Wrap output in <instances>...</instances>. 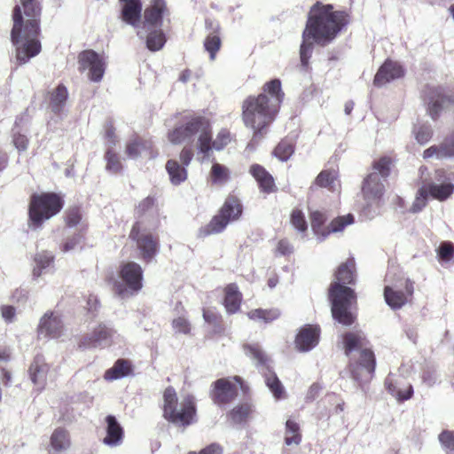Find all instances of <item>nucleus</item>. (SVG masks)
Masks as SVG:
<instances>
[{"mask_svg":"<svg viewBox=\"0 0 454 454\" xmlns=\"http://www.w3.org/2000/svg\"><path fill=\"white\" fill-rule=\"evenodd\" d=\"M348 22L349 16L345 11H334L332 4L320 2L313 4L302 33L300 48L301 65L308 66L314 43L321 46L329 44Z\"/></svg>","mask_w":454,"mask_h":454,"instance_id":"f257e3e1","label":"nucleus"},{"mask_svg":"<svg viewBox=\"0 0 454 454\" xmlns=\"http://www.w3.org/2000/svg\"><path fill=\"white\" fill-rule=\"evenodd\" d=\"M12 12L13 27L11 41L15 47V58L20 65L27 63L42 50L38 36L41 33L42 6L38 0H20Z\"/></svg>","mask_w":454,"mask_h":454,"instance_id":"f03ea898","label":"nucleus"},{"mask_svg":"<svg viewBox=\"0 0 454 454\" xmlns=\"http://www.w3.org/2000/svg\"><path fill=\"white\" fill-rule=\"evenodd\" d=\"M284 93L281 82L274 79L264 85V92L257 97L250 96L242 104V120L246 127L253 129V137L247 149H255L267 127L275 120Z\"/></svg>","mask_w":454,"mask_h":454,"instance_id":"7ed1b4c3","label":"nucleus"},{"mask_svg":"<svg viewBox=\"0 0 454 454\" xmlns=\"http://www.w3.org/2000/svg\"><path fill=\"white\" fill-rule=\"evenodd\" d=\"M336 281L329 289L331 311L334 320L349 326L356 320L353 307L356 303V297L353 289L346 285L355 283V260L348 259L340 264L335 273Z\"/></svg>","mask_w":454,"mask_h":454,"instance_id":"20e7f679","label":"nucleus"},{"mask_svg":"<svg viewBox=\"0 0 454 454\" xmlns=\"http://www.w3.org/2000/svg\"><path fill=\"white\" fill-rule=\"evenodd\" d=\"M343 346L346 356L354 351H359L357 359L350 358L349 368L353 380L357 382L363 392H366V386L372 380L376 360L374 353L367 348L368 340L362 331H351L343 334Z\"/></svg>","mask_w":454,"mask_h":454,"instance_id":"39448f33","label":"nucleus"},{"mask_svg":"<svg viewBox=\"0 0 454 454\" xmlns=\"http://www.w3.org/2000/svg\"><path fill=\"white\" fill-rule=\"evenodd\" d=\"M195 136H198V156L201 154L200 160L204 161L209 157V121L207 119L192 117L168 133L169 142L174 145L191 143Z\"/></svg>","mask_w":454,"mask_h":454,"instance_id":"423d86ee","label":"nucleus"},{"mask_svg":"<svg viewBox=\"0 0 454 454\" xmlns=\"http://www.w3.org/2000/svg\"><path fill=\"white\" fill-rule=\"evenodd\" d=\"M63 207V201L55 193L33 194L28 208V226L40 229L43 223L57 215Z\"/></svg>","mask_w":454,"mask_h":454,"instance_id":"0eeeda50","label":"nucleus"},{"mask_svg":"<svg viewBox=\"0 0 454 454\" xmlns=\"http://www.w3.org/2000/svg\"><path fill=\"white\" fill-rule=\"evenodd\" d=\"M163 399L166 419L179 426L192 423L196 413L193 397L186 396L178 407L176 393L173 387H168L164 391Z\"/></svg>","mask_w":454,"mask_h":454,"instance_id":"6e6552de","label":"nucleus"},{"mask_svg":"<svg viewBox=\"0 0 454 454\" xmlns=\"http://www.w3.org/2000/svg\"><path fill=\"white\" fill-rule=\"evenodd\" d=\"M390 173V159L375 161L372 171L364 178L362 192L368 206L378 205L385 191L384 182Z\"/></svg>","mask_w":454,"mask_h":454,"instance_id":"1a4fd4ad","label":"nucleus"},{"mask_svg":"<svg viewBox=\"0 0 454 454\" xmlns=\"http://www.w3.org/2000/svg\"><path fill=\"white\" fill-rule=\"evenodd\" d=\"M242 214V205L239 200L234 196H229L219 214L215 215L208 224L200 230V237H207L211 234L222 232L226 226L238 220Z\"/></svg>","mask_w":454,"mask_h":454,"instance_id":"9d476101","label":"nucleus"},{"mask_svg":"<svg viewBox=\"0 0 454 454\" xmlns=\"http://www.w3.org/2000/svg\"><path fill=\"white\" fill-rule=\"evenodd\" d=\"M120 277L121 281H115L114 289L115 294L121 299L131 297L141 290L143 270L138 263L129 262L122 264Z\"/></svg>","mask_w":454,"mask_h":454,"instance_id":"9b49d317","label":"nucleus"},{"mask_svg":"<svg viewBox=\"0 0 454 454\" xmlns=\"http://www.w3.org/2000/svg\"><path fill=\"white\" fill-rule=\"evenodd\" d=\"M388 272L386 281L388 283L384 288V298L387 304L393 309H401L411 298L414 291L413 282L408 278H399L396 282H390Z\"/></svg>","mask_w":454,"mask_h":454,"instance_id":"f8f14e48","label":"nucleus"},{"mask_svg":"<svg viewBox=\"0 0 454 454\" xmlns=\"http://www.w3.org/2000/svg\"><path fill=\"white\" fill-rule=\"evenodd\" d=\"M245 354L258 366H263L268 372L264 373L265 383L276 399H280L284 394V387L274 372L269 370L268 356L257 343L246 344L243 347Z\"/></svg>","mask_w":454,"mask_h":454,"instance_id":"ddd939ff","label":"nucleus"},{"mask_svg":"<svg viewBox=\"0 0 454 454\" xmlns=\"http://www.w3.org/2000/svg\"><path fill=\"white\" fill-rule=\"evenodd\" d=\"M147 226L143 227V222H136L129 233V238L136 241L141 257L150 262L159 251V241L153 238Z\"/></svg>","mask_w":454,"mask_h":454,"instance_id":"4468645a","label":"nucleus"},{"mask_svg":"<svg viewBox=\"0 0 454 454\" xmlns=\"http://www.w3.org/2000/svg\"><path fill=\"white\" fill-rule=\"evenodd\" d=\"M422 95L427 113L434 120L439 117L445 107L454 102V97L442 86L427 85Z\"/></svg>","mask_w":454,"mask_h":454,"instance_id":"2eb2a0df","label":"nucleus"},{"mask_svg":"<svg viewBox=\"0 0 454 454\" xmlns=\"http://www.w3.org/2000/svg\"><path fill=\"white\" fill-rule=\"evenodd\" d=\"M326 221V216L320 211H314L310 215L311 228L317 237L319 242L323 241L330 233L340 232L344 228L354 222V216L348 214L345 216H340L331 222L327 230L323 231L322 226Z\"/></svg>","mask_w":454,"mask_h":454,"instance_id":"dca6fc26","label":"nucleus"},{"mask_svg":"<svg viewBox=\"0 0 454 454\" xmlns=\"http://www.w3.org/2000/svg\"><path fill=\"white\" fill-rule=\"evenodd\" d=\"M117 337V332L112 326L101 323L81 339L79 347L82 348H103L110 346Z\"/></svg>","mask_w":454,"mask_h":454,"instance_id":"f3484780","label":"nucleus"},{"mask_svg":"<svg viewBox=\"0 0 454 454\" xmlns=\"http://www.w3.org/2000/svg\"><path fill=\"white\" fill-rule=\"evenodd\" d=\"M80 70H88V78L93 82L102 80L106 62L103 56L92 50L83 51L78 57Z\"/></svg>","mask_w":454,"mask_h":454,"instance_id":"a211bd4d","label":"nucleus"},{"mask_svg":"<svg viewBox=\"0 0 454 454\" xmlns=\"http://www.w3.org/2000/svg\"><path fill=\"white\" fill-rule=\"evenodd\" d=\"M169 10L165 0H151L143 13V20L140 28H162L163 21L168 19Z\"/></svg>","mask_w":454,"mask_h":454,"instance_id":"6ab92c4d","label":"nucleus"},{"mask_svg":"<svg viewBox=\"0 0 454 454\" xmlns=\"http://www.w3.org/2000/svg\"><path fill=\"white\" fill-rule=\"evenodd\" d=\"M243 388L242 379L239 376L223 378L213 383L214 389L211 396L217 404H225L232 401L238 395V386Z\"/></svg>","mask_w":454,"mask_h":454,"instance_id":"aec40b11","label":"nucleus"},{"mask_svg":"<svg viewBox=\"0 0 454 454\" xmlns=\"http://www.w3.org/2000/svg\"><path fill=\"white\" fill-rule=\"evenodd\" d=\"M385 387L399 403L409 400L413 395L412 385L407 383L403 376L395 373L390 372L387 376Z\"/></svg>","mask_w":454,"mask_h":454,"instance_id":"412c9836","label":"nucleus"},{"mask_svg":"<svg viewBox=\"0 0 454 454\" xmlns=\"http://www.w3.org/2000/svg\"><path fill=\"white\" fill-rule=\"evenodd\" d=\"M136 214L138 220L143 222V227L147 226L150 230H155L160 224L158 209L155 205V199L148 196L144 199L137 207Z\"/></svg>","mask_w":454,"mask_h":454,"instance_id":"4be33fe9","label":"nucleus"},{"mask_svg":"<svg viewBox=\"0 0 454 454\" xmlns=\"http://www.w3.org/2000/svg\"><path fill=\"white\" fill-rule=\"evenodd\" d=\"M403 74L404 69L400 63L387 59L376 73L373 83L375 86L381 87L391 81L403 77Z\"/></svg>","mask_w":454,"mask_h":454,"instance_id":"5701e85b","label":"nucleus"},{"mask_svg":"<svg viewBox=\"0 0 454 454\" xmlns=\"http://www.w3.org/2000/svg\"><path fill=\"white\" fill-rule=\"evenodd\" d=\"M63 330V324L59 316L53 312H46L38 325V334L43 337L59 338Z\"/></svg>","mask_w":454,"mask_h":454,"instance_id":"b1692460","label":"nucleus"},{"mask_svg":"<svg viewBox=\"0 0 454 454\" xmlns=\"http://www.w3.org/2000/svg\"><path fill=\"white\" fill-rule=\"evenodd\" d=\"M320 329L314 325H305L299 331L296 339L295 346L298 350L307 352L315 348L319 340Z\"/></svg>","mask_w":454,"mask_h":454,"instance_id":"393cba45","label":"nucleus"},{"mask_svg":"<svg viewBox=\"0 0 454 454\" xmlns=\"http://www.w3.org/2000/svg\"><path fill=\"white\" fill-rule=\"evenodd\" d=\"M121 20L137 30L141 27L142 2L141 0H128L121 7Z\"/></svg>","mask_w":454,"mask_h":454,"instance_id":"a878e982","label":"nucleus"},{"mask_svg":"<svg viewBox=\"0 0 454 454\" xmlns=\"http://www.w3.org/2000/svg\"><path fill=\"white\" fill-rule=\"evenodd\" d=\"M137 35L139 38L145 39L146 47L151 51H157L162 49L166 43V35L162 28H139Z\"/></svg>","mask_w":454,"mask_h":454,"instance_id":"bb28decb","label":"nucleus"},{"mask_svg":"<svg viewBox=\"0 0 454 454\" xmlns=\"http://www.w3.org/2000/svg\"><path fill=\"white\" fill-rule=\"evenodd\" d=\"M206 27L211 30V32L207 35L204 41V48L209 53L210 59L213 60L215 59V54L221 47L222 42L219 35L220 25L217 22L206 20Z\"/></svg>","mask_w":454,"mask_h":454,"instance_id":"cd10ccee","label":"nucleus"},{"mask_svg":"<svg viewBox=\"0 0 454 454\" xmlns=\"http://www.w3.org/2000/svg\"><path fill=\"white\" fill-rule=\"evenodd\" d=\"M249 172L257 181L262 192L270 193L275 191L274 179L262 166L259 164H253L250 167Z\"/></svg>","mask_w":454,"mask_h":454,"instance_id":"c85d7f7f","label":"nucleus"},{"mask_svg":"<svg viewBox=\"0 0 454 454\" xmlns=\"http://www.w3.org/2000/svg\"><path fill=\"white\" fill-rule=\"evenodd\" d=\"M106 436L103 442L108 446H118L121 443L123 437V429L116 418L113 415H108L106 418Z\"/></svg>","mask_w":454,"mask_h":454,"instance_id":"c756f323","label":"nucleus"},{"mask_svg":"<svg viewBox=\"0 0 454 454\" xmlns=\"http://www.w3.org/2000/svg\"><path fill=\"white\" fill-rule=\"evenodd\" d=\"M71 446V440L67 430L62 427L56 428L50 438V453L67 451Z\"/></svg>","mask_w":454,"mask_h":454,"instance_id":"7c9ffc66","label":"nucleus"},{"mask_svg":"<svg viewBox=\"0 0 454 454\" xmlns=\"http://www.w3.org/2000/svg\"><path fill=\"white\" fill-rule=\"evenodd\" d=\"M48 369V364L43 356H36L29 367L30 379L40 388L44 387Z\"/></svg>","mask_w":454,"mask_h":454,"instance_id":"2f4dec72","label":"nucleus"},{"mask_svg":"<svg viewBox=\"0 0 454 454\" xmlns=\"http://www.w3.org/2000/svg\"><path fill=\"white\" fill-rule=\"evenodd\" d=\"M223 305L227 313L234 314L239 310L242 294L236 284H230L224 289Z\"/></svg>","mask_w":454,"mask_h":454,"instance_id":"473e14b6","label":"nucleus"},{"mask_svg":"<svg viewBox=\"0 0 454 454\" xmlns=\"http://www.w3.org/2000/svg\"><path fill=\"white\" fill-rule=\"evenodd\" d=\"M151 148V142L137 139L127 145L126 153L131 159H137L139 156L154 158L155 154Z\"/></svg>","mask_w":454,"mask_h":454,"instance_id":"72a5a7b5","label":"nucleus"},{"mask_svg":"<svg viewBox=\"0 0 454 454\" xmlns=\"http://www.w3.org/2000/svg\"><path fill=\"white\" fill-rule=\"evenodd\" d=\"M166 170L173 185H180L188 176L186 167L176 160H168L166 163Z\"/></svg>","mask_w":454,"mask_h":454,"instance_id":"f704fd0d","label":"nucleus"},{"mask_svg":"<svg viewBox=\"0 0 454 454\" xmlns=\"http://www.w3.org/2000/svg\"><path fill=\"white\" fill-rule=\"evenodd\" d=\"M132 372V364L126 359H118L113 367L105 372L106 380H115L124 378Z\"/></svg>","mask_w":454,"mask_h":454,"instance_id":"c9c22d12","label":"nucleus"},{"mask_svg":"<svg viewBox=\"0 0 454 454\" xmlns=\"http://www.w3.org/2000/svg\"><path fill=\"white\" fill-rule=\"evenodd\" d=\"M68 98L67 88L60 84L51 93L50 106L52 112L58 115H61Z\"/></svg>","mask_w":454,"mask_h":454,"instance_id":"e433bc0d","label":"nucleus"},{"mask_svg":"<svg viewBox=\"0 0 454 454\" xmlns=\"http://www.w3.org/2000/svg\"><path fill=\"white\" fill-rule=\"evenodd\" d=\"M53 254L46 252L42 251L37 253L35 255L34 261H35V267L33 269V275L35 278H39L43 273H46L48 269L51 267V265L53 262Z\"/></svg>","mask_w":454,"mask_h":454,"instance_id":"4c0bfd02","label":"nucleus"},{"mask_svg":"<svg viewBox=\"0 0 454 454\" xmlns=\"http://www.w3.org/2000/svg\"><path fill=\"white\" fill-rule=\"evenodd\" d=\"M426 186L429 195L438 200H445L453 193L454 191V185L450 183L440 184H429Z\"/></svg>","mask_w":454,"mask_h":454,"instance_id":"58836bf2","label":"nucleus"},{"mask_svg":"<svg viewBox=\"0 0 454 454\" xmlns=\"http://www.w3.org/2000/svg\"><path fill=\"white\" fill-rule=\"evenodd\" d=\"M231 141V132L226 129H221L215 138L213 140L212 138V129L209 125V142H208V147H209V153L215 149V151H222L225 146H227Z\"/></svg>","mask_w":454,"mask_h":454,"instance_id":"ea45409f","label":"nucleus"},{"mask_svg":"<svg viewBox=\"0 0 454 454\" xmlns=\"http://www.w3.org/2000/svg\"><path fill=\"white\" fill-rule=\"evenodd\" d=\"M316 184L320 187L328 188L330 191H336L339 185L337 173L335 170H323L316 178Z\"/></svg>","mask_w":454,"mask_h":454,"instance_id":"a19ab883","label":"nucleus"},{"mask_svg":"<svg viewBox=\"0 0 454 454\" xmlns=\"http://www.w3.org/2000/svg\"><path fill=\"white\" fill-rule=\"evenodd\" d=\"M250 319L263 321L265 323L271 322L280 316V311L278 309H254L247 313Z\"/></svg>","mask_w":454,"mask_h":454,"instance_id":"79ce46f5","label":"nucleus"},{"mask_svg":"<svg viewBox=\"0 0 454 454\" xmlns=\"http://www.w3.org/2000/svg\"><path fill=\"white\" fill-rule=\"evenodd\" d=\"M300 427L299 425L292 420L287 419L286 422V437L285 442L286 445L296 444L298 445L301 442V436L299 433Z\"/></svg>","mask_w":454,"mask_h":454,"instance_id":"37998d69","label":"nucleus"},{"mask_svg":"<svg viewBox=\"0 0 454 454\" xmlns=\"http://www.w3.org/2000/svg\"><path fill=\"white\" fill-rule=\"evenodd\" d=\"M294 152V145L289 140H282L274 149L273 154L281 161H286Z\"/></svg>","mask_w":454,"mask_h":454,"instance_id":"c03bdc74","label":"nucleus"},{"mask_svg":"<svg viewBox=\"0 0 454 454\" xmlns=\"http://www.w3.org/2000/svg\"><path fill=\"white\" fill-rule=\"evenodd\" d=\"M429 193L427 190V186L423 185L417 192L415 200L411 206V212L418 213L421 211L427 205Z\"/></svg>","mask_w":454,"mask_h":454,"instance_id":"a18cd8bd","label":"nucleus"},{"mask_svg":"<svg viewBox=\"0 0 454 454\" xmlns=\"http://www.w3.org/2000/svg\"><path fill=\"white\" fill-rule=\"evenodd\" d=\"M415 138L420 145L427 144L432 137L433 130L429 124H422L413 129Z\"/></svg>","mask_w":454,"mask_h":454,"instance_id":"49530a36","label":"nucleus"},{"mask_svg":"<svg viewBox=\"0 0 454 454\" xmlns=\"http://www.w3.org/2000/svg\"><path fill=\"white\" fill-rule=\"evenodd\" d=\"M250 407L247 404H242L235 407L230 413V417L233 423L240 424L244 422L250 413Z\"/></svg>","mask_w":454,"mask_h":454,"instance_id":"de8ad7c7","label":"nucleus"},{"mask_svg":"<svg viewBox=\"0 0 454 454\" xmlns=\"http://www.w3.org/2000/svg\"><path fill=\"white\" fill-rule=\"evenodd\" d=\"M211 176L214 183H222L229 178V169L225 166L215 163L211 168Z\"/></svg>","mask_w":454,"mask_h":454,"instance_id":"09e8293b","label":"nucleus"},{"mask_svg":"<svg viewBox=\"0 0 454 454\" xmlns=\"http://www.w3.org/2000/svg\"><path fill=\"white\" fill-rule=\"evenodd\" d=\"M106 170L112 173H118L121 169V163L115 153L108 149L106 153Z\"/></svg>","mask_w":454,"mask_h":454,"instance_id":"8fccbe9b","label":"nucleus"},{"mask_svg":"<svg viewBox=\"0 0 454 454\" xmlns=\"http://www.w3.org/2000/svg\"><path fill=\"white\" fill-rule=\"evenodd\" d=\"M291 223L298 231L301 232H304L308 228L305 216L299 209L293 210L291 214Z\"/></svg>","mask_w":454,"mask_h":454,"instance_id":"3c124183","label":"nucleus"},{"mask_svg":"<svg viewBox=\"0 0 454 454\" xmlns=\"http://www.w3.org/2000/svg\"><path fill=\"white\" fill-rule=\"evenodd\" d=\"M439 441L447 454H454V432L443 431L439 434Z\"/></svg>","mask_w":454,"mask_h":454,"instance_id":"603ef678","label":"nucleus"},{"mask_svg":"<svg viewBox=\"0 0 454 454\" xmlns=\"http://www.w3.org/2000/svg\"><path fill=\"white\" fill-rule=\"evenodd\" d=\"M421 380L428 387H433L437 380L436 369L434 366H427L422 372Z\"/></svg>","mask_w":454,"mask_h":454,"instance_id":"864d4df0","label":"nucleus"},{"mask_svg":"<svg viewBox=\"0 0 454 454\" xmlns=\"http://www.w3.org/2000/svg\"><path fill=\"white\" fill-rule=\"evenodd\" d=\"M440 157H454V134L440 145Z\"/></svg>","mask_w":454,"mask_h":454,"instance_id":"5fc2aeb1","label":"nucleus"},{"mask_svg":"<svg viewBox=\"0 0 454 454\" xmlns=\"http://www.w3.org/2000/svg\"><path fill=\"white\" fill-rule=\"evenodd\" d=\"M438 255L442 261H450L454 255V246L450 242L442 243L438 248Z\"/></svg>","mask_w":454,"mask_h":454,"instance_id":"6e6d98bb","label":"nucleus"},{"mask_svg":"<svg viewBox=\"0 0 454 454\" xmlns=\"http://www.w3.org/2000/svg\"><path fill=\"white\" fill-rule=\"evenodd\" d=\"M82 215L78 207H74L68 210L66 216L67 225L68 227H75L81 223Z\"/></svg>","mask_w":454,"mask_h":454,"instance_id":"4d7b16f0","label":"nucleus"},{"mask_svg":"<svg viewBox=\"0 0 454 454\" xmlns=\"http://www.w3.org/2000/svg\"><path fill=\"white\" fill-rule=\"evenodd\" d=\"M172 326L176 333L187 334L190 332V324L184 317H179L172 321Z\"/></svg>","mask_w":454,"mask_h":454,"instance_id":"13d9d810","label":"nucleus"},{"mask_svg":"<svg viewBox=\"0 0 454 454\" xmlns=\"http://www.w3.org/2000/svg\"><path fill=\"white\" fill-rule=\"evenodd\" d=\"M294 247L291 245V243L286 239H280L278 243L277 248H276V254L279 255H289L293 254Z\"/></svg>","mask_w":454,"mask_h":454,"instance_id":"bf43d9fd","label":"nucleus"},{"mask_svg":"<svg viewBox=\"0 0 454 454\" xmlns=\"http://www.w3.org/2000/svg\"><path fill=\"white\" fill-rule=\"evenodd\" d=\"M13 144L20 152H24L27 148L28 139L21 134H14Z\"/></svg>","mask_w":454,"mask_h":454,"instance_id":"052dcab7","label":"nucleus"},{"mask_svg":"<svg viewBox=\"0 0 454 454\" xmlns=\"http://www.w3.org/2000/svg\"><path fill=\"white\" fill-rule=\"evenodd\" d=\"M192 158V150L189 147H184L179 155L180 164L187 168L190 165Z\"/></svg>","mask_w":454,"mask_h":454,"instance_id":"680f3d73","label":"nucleus"},{"mask_svg":"<svg viewBox=\"0 0 454 454\" xmlns=\"http://www.w3.org/2000/svg\"><path fill=\"white\" fill-rule=\"evenodd\" d=\"M188 454H223V449L217 443H211L210 445L202 449L199 453L191 451Z\"/></svg>","mask_w":454,"mask_h":454,"instance_id":"e2e57ef3","label":"nucleus"},{"mask_svg":"<svg viewBox=\"0 0 454 454\" xmlns=\"http://www.w3.org/2000/svg\"><path fill=\"white\" fill-rule=\"evenodd\" d=\"M81 234L74 235L72 239H67L62 247L63 252H69L73 250L81 242Z\"/></svg>","mask_w":454,"mask_h":454,"instance_id":"0e129e2a","label":"nucleus"},{"mask_svg":"<svg viewBox=\"0 0 454 454\" xmlns=\"http://www.w3.org/2000/svg\"><path fill=\"white\" fill-rule=\"evenodd\" d=\"M440 145H433L424 151L423 157L425 159L435 157L437 159H442L440 157Z\"/></svg>","mask_w":454,"mask_h":454,"instance_id":"69168bd1","label":"nucleus"},{"mask_svg":"<svg viewBox=\"0 0 454 454\" xmlns=\"http://www.w3.org/2000/svg\"><path fill=\"white\" fill-rule=\"evenodd\" d=\"M2 317L7 322H12L15 317V309L12 306L2 307Z\"/></svg>","mask_w":454,"mask_h":454,"instance_id":"338daca9","label":"nucleus"},{"mask_svg":"<svg viewBox=\"0 0 454 454\" xmlns=\"http://www.w3.org/2000/svg\"><path fill=\"white\" fill-rule=\"evenodd\" d=\"M320 390H321V386L319 384H317V383L312 384L307 393V395H306L307 401H313L318 395Z\"/></svg>","mask_w":454,"mask_h":454,"instance_id":"774afa93","label":"nucleus"}]
</instances>
